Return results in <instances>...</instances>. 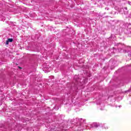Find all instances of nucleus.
<instances>
[{"label":"nucleus","mask_w":131,"mask_h":131,"mask_svg":"<svg viewBox=\"0 0 131 131\" xmlns=\"http://www.w3.org/2000/svg\"><path fill=\"white\" fill-rule=\"evenodd\" d=\"M7 40L9 42H12L13 41V38H8Z\"/></svg>","instance_id":"nucleus-1"},{"label":"nucleus","mask_w":131,"mask_h":131,"mask_svg":"<svg viewBox=\"0 0 131 131\" xmlns=\"http://www.w3.org/2000/svg\"><path fill=\"white\" fill-rule=\"evenodd\" d=\"M19 68L21 69V68L20 67H19Z\"/></svg>","instance_id":"nucleus-3"},{"label":"nucleus","mask_w":131,"mask_h":131,"mask_svg":"<svg viewBox=\"0 0 131 131\" xmlns=\"http://www.w3.org/2000/svg\"><path fill=\"white\" fill-rule=\"evenodd\" d=\"M9 40L7 39V40H6V45H9Z\"/></svg>","instance_id":"nucleus-2"}]
</instances>
